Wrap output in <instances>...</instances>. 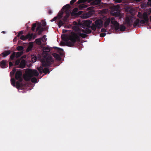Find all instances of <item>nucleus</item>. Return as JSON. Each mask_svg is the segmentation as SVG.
<instances>
[{
	"label": "nucleus",
	"instance_id": "4",
	"mask_svg": "<svg viewBox=\"0 0 151 151\" xmlns=\"http://www.w3.org/2000/svg\"><path fill=\"white\" fill-rule=\"evenodd\" d=\"M76 36V34L73 32H71V35L69 37V40L70 41H67L65 42H60L61 45L63 46L66 45L70 47L74 46L76 40L75 38Z\"/></svg>",
	"mask_w": 151,
	"mask_h": 151
},
{
	"label": "nucleus",
	"instance_id": "24",
	"mask_svg": "<svg viewBox=\"0 0 151 151\" xmlns=\"http://www.w3.org/2000/svg\"><path fill=\"white\" fill-rule=\"evenodd\" d=\"M19 81H17L16 83V88L17 89L19 88H21L22 87V84L20 83Z\"/></svg>",
	"mask_w": 151,
	"mask_h": 151
},
{
	"label": "nucleus",
	"instance_id": "41",
	"mask_svg": "<svg viewBox=\"0 0 151 151\" xmlns=\"http://www.w3.org/2000/svg\"><path fill=\"white\" fill-rule=\"evenodd\" d=\"M101 32H107L106 29L104 28H102L101 30Z\"/></svg>",
	"mask_w": 151,
	"mask_h": 151
},
{
	"label": "nucleus",
	"instance_id": "53",
	"mask_svg": "<svg viewBox=\"0 0 151 151\" xmlns=\"http://www.w3.org/2000/svg\"><path fill=\"white\" fill-rule=\"evenodd\" d=\"M36 24H35V23L33 24L32 26V27H34L35 28L36 27Z\"/></svg>",
	"mask_w": 151,
	"mask_h": 151
},
{
	"label": "nucleus",
	"instance_id": "33",
	"mask_svg": "<svg viewBox=\"0 0 151 151\" xmlns=\"http://www.w3.org/2000/svg\"><path fill=\"white\" fill-rule=\"evenodd\" d=\"M100 0H95L93 2V4L94 5H97L99 4L100 3Z\"/></svg>",
	"mask_w": 151,
	"mask_h": 151
},
{
	"label": "nucleus",
	"instance_id": "8",
	"mask_svg": "<svg viewBox=\"0 0 151 151\" xmlns=\"http://www.w3.org/2000/svg\"><path fill=\"white\" fill-rule=\"evenodd\" d=\"M119 6L118 5L114 6L111 11V13L112 15L118 16L120 15V11L119 10Z\"/></svg>",
	"mask_w": 151,
	"mask_h": 151
},
{
	"label": "nucleus",
	"instance_id": "31",
	"mask_svg": "<svg viewBox=\"0 0 151 151\" xmlns=\"http://www.w3.org/2000/svg\"><path fill=\"white\" fill-rule=\"evenodd\" d=\"M22 54V52H18L16 54V57L17 58H18L20 57Z\"/></svg>",
	"mask_w": 151,
	"mask_h": 151
},
{
	"label": "nucleus",
	"instance_id": "30",
	"mask_svg": "<svg viewBox=\"0 0 151 151\" xmlns=\"http://www.w3.org/2000/svg\"><path fill=\"white\" fill-rule=\"evenodd\" d=\"M61 37L62 40L64 41H66L67 39V36L65 35H61Z\"/></svg>",
	"mask_w": 151,
	"mask_h": 151
},
{
	"label": "nucleus",
	"instance_id": "17",
	"mask_svg": "<svg viewBox=\"0 0 151 151\" xmlns=\"http://www.w3.org/2000/svg\"><path fill=\"white\" fill-rule=\"evenodd\" d=\"M26 65V61L24 60H22L20 62L19 68H24Z\"/></svg>",
	"mask_w": 151,
	"mask_h": 151
},
{
	"label": "nucleus",
	"instance_id": "15",
	"mask_svg": "<svg viewBox=\"0 0 151 151\" xmlns=\"http://www.w3.org/2000/svg\"><path fill=\"white\" fill-rule=\"evenodd\" d=\"M138 16L139 18H143V19H147V14L145 13L142 15L141 13L139 12L138 15Z\"/></svg>",
	"mask_w": 151,
	"mask_h": 151
},
{
	"label": "nucleus",
	"instance_id": "44",
	"mask_svg": "<svg viewBox=\"0 0 151 151\" xmlns=\"http://www.w3.org/2000/svg\"><path fill=\"white\" fill-rule=\"evenodd\" d=\"M76 0H72L70 2V4H73L74 2H75Z\"/></svg>",
	"mask_w": 151,
	"mask_h": 151
},
{
	"label": "nucleus",
	"instance_id": "10",
	"mask_svg": "<svg viewBox=\"0 0 151 151\" xmlns=\"http://www.w3.org/2000/svg\"><path fill=\"white\" fill-rule=\"evenodd\" d=\"M73 32L76 34V36L75 38L76 41H76L80 42V37H81L82 38H84L86 37L87 36V35L86 34L83 33H80V32H78V33H75L74 32Z\"/></svg>",
	"mask_w": 151,
	"mask_h": 151
},
{
	"label": "nucleus",
	"instance_id": "26",
	"mask_svg": "<svg viewBox=\"0 0 151 151\" xmlns=\"http://www.w3.org/2000/svg\"><path fill=\"white\" fill-rule=\"evenodd\" d=\"M11 84L14 87L15 86V81L14 78H11Z\"/></svg>",
	"mask_w": 151,
	"mask_h": 151
},
{
	"label": "nucleus",
	"instance_id": "48",
	"mask_svg": "<svg viewBox=\"0 0 151 151\" xmlns=\"http://www.w3.org/2000/svg\"><path fill=\"white\" fill-rule=\"evenodd\" d=\"M82 11H80L79 12H77L78 13V16L81 14L82 13Z\"/></svg>",
	"mask_w": 151,
	"mask_h": 151
},
{
	"label": "nucleus",
	"instance_id": "23",
	"mask_svg": "<svg viewBox=\"0 0 151 151\" xmlns=\"http://www.w3.org/2000/svg\"><path fill=\"white\" fill-rule=\"evenodd\" d=\"M33 36V35L32 33L28 34L26 36L27 39H29V41H30L31 40Z\"/></svg>",
	"mask_w": 151,
	"mask_h": 151
},
{
	"label": "nucleus",
	"instance_id": "38",
	"mask_svg": "<svg viewBox=\"0 0 151 151\" xmlns=\"http://www.w3.org/2000/svg\"><path fill=\"white\" fill-rule=\"evenodd\" d=\"M23 33V31H20L18 33L17 35V37H19L21 35H22Z\"/></svg>",
	"mask_w": 151,
	"mask_h": 151
},
{
	"label": "nucleus",
	"instance_id": "45",
	"mask_svg": "<svg viewBox=\"0 0 151 151\" xmlns=\"http://www.w3.org/2000/svg\"><path fill=\"white\" fill-rule=\"evenodd\" d=\"M122 2V0H115V2L117 3H120Z\"/></svg>",
	"mask_w": 151,
	"mask_h": 151
},
{
	"label": "nucleus",
	"instance_id": "22",
	"mask_svg": "<svg viewBox=\"0 0 151 151\" xmlns=\"http://www.w3.org/2000/svg\"><path fill=\"white\" fill-rule=\"evenodd\" d=\"M52 55L55 57L56 59L58 60H60V58L59 55L56 53H53L52 54Z\"/></svg>",
	"mask_w": 151,
	"mask_h": 151
},
{
	"label": "nucleus",
	"instance_id": "50",
	"mask_svg": "<svg viewBox=\"0 0 151 151\" xmlns=\"http://www.w3.org/2000/svg\"><path fill=\"white\" fill-rule=\"evenodd\" d=\"M151 1V0H149L148 2V5L151 6V4H150V1Z\"/></svg>",
	"mask_w": 151,
	"mask_h": 151
},
{
	"label": "nucleus",
	"instance_id": "19",
	"mask_svg": "<svg viewBox=\"0 0 151 151\" xmlns=\"http://www.w3.org/2000/svg\"><path fill=\"white\" fill-rule=\"evenodd\" d=\"M72 29L73 30L76 32H81V29L79 27V26H72Z\"/></svg>",
	"mask_w": 151,
	"mask_h": 151
},
{
	"label": "nucleus",
	"instance_id": "47",
	"mask_svg": "<svg viewBox=\"0 0 151 151\" xmlns=\"http://www.w3.org/2000/svg\"><path fill=\"white\" fill-rule=\"evenodd\" d=\"M46 25V23L45 22H44L42 23V26L43 27H45Z\"/></svg>",
	"mask_w": 151,
	"mask_h": 151
},
{
	"label": "nucleus",
	"instance_id": "3",
	"mask_svg": "<svg viewBox=\"0 0 151 151\" xmlns=\"http://www.w3.org/2000/svg\"><path fill=\"white\" fill-rule=\"evenodd\" d=\"M54 60L53 59L51 56H48L45 59H43L41 61L42 63V66H40L39 67L37 68V70L39 71L40 74L42 73V70L43 67H46L52 64L53 63Z\"/></svg>",
	"mask_w": 151,
	"mask_h": 151
},
{
	"label": "nucleus",
	"instance_id": "39",
	"mask_svg": "<svg viewBox=\"0 0 151 151\" xmlns=\"http://www.w3.org/2000/svg\"><path fill=\"white\" fill-rule=\"evenodd\" d=\"M87 7V6L86 5H79V8H80V9H81L82 8H86Z\"/></svg>",
	"mask_w": 151,
	"mask_h": 151
},
{
	"label": "nucleus",
	"instance_id": "32",
	"mask_svg": "<svg viewBox=\"0 0 151 151\" xmlns=\"http://www.w3.org/2000/svg\"><path fill=\"white\" fill-rule=\"evenodd\" d=\"M20 62V60L19 59H18L17 60L15 63L14 66H17L18 65H19Z\"/></svg>",
	"mask_w": 151,
	"mask_h": 151
},
{
	"label": "nucleus",
	"instance_id": "13",
	"mask_svg": "<svg viewBox=\"0 0 151 151\" xmlns=\"http://www.w3.org/2000/svg\"><path fill=\"white\" fill-rule=\"evenodd\" d=\"M11 52L10 50L5 51L0 55V56L3 57H5L9 55Z\"/></svg>",
	"mask_w": 151,
	"mask_h": 151
},
{
	"label": "nucleus",
	"instance_id": "52",
	"mask_svg": "<svg viewBox=\"0 0 151 151\" xmlns=\"http://www.w3.org/2000/svg\"><path fill=\"white\" fill-rule=\"evenodd\" d=\"M81 31L82 32H83V33H86V29L85 30H84V29H82L81 30Z\"/></svg>",
	"mask_w": 151,
	"mask_h": 151
},
{
	"label": "nucleus",
	"instance_id": "16",
	"mask_svg": "<svg viewBox=\"0 0 151 151\" xmlns=\"http://www.w3.org/2000/svg\"><path fill=\"white\" fill-rule=\"evenodd\" d=\"M33 44L32 42H29L28 47L26 50V52H28L29 51L32 50L33 47Z\"/></svg>",
	"mask_w": 151,
	"mask_h": 151
},
{
	"label": "nucleus",
	"instance_id": "36",
	"mask_svg": "<svg viewBox=\"0 0 151 151\" xmlns=\"http://www.w3.org/2000/svg\"><path fill=\"white\" fill-rule=\"evenodd\" d=\"M46 36L45 35H44L42 38L40 39L43 42H44L46 41V40H47V39H46Z\"/></svg>",
	"mask_w": 151,
	"mask_h": 151
},
{
	"label": "nucleus",
	"instance_id": "34",
	"mask_svg": "<svg viewBox=\"0 0 151 151\" xmlns=\"http://www.w3.org/2000/svg\"><path fill=\"white\" fill-rule=\"evenodd\" d=\"M23 49V47L22 46H19L17 47V49L18 51H22Z\"/></svg>",
	"mask_w": 151,
	"mask_h": 151
},
{
	"label": "nucleus",
	"instance_id": "49",
	"mask_svg": "<svg viewBox=\"0 0 151 151\" xmlns=\"http://www.w3.org/2000/svg\"><path fill=\"white\" fill-rule=\"evenodd\" d=\"M31 29L32 31H34L35 30V27H32Z\"/></svg>",
	"mask_w": 151,
	"mask_h": 151
},
{
	"label": "nucleus",
	"instance_id": "35",
	"mask_svg": "<svg viewBox=\"0 0 151 151\" xmlns=\"http://www.w3.org/2000/svg\"><path fill=\"white\" fill-rule=\"evenodd\" d=\"M86 34H89L91 32V29H89L88 28H86Z\"/></svg>",
	"mask_w": 151,
	"mask_h": 151
},
{
	"label": "nucleus",
	"instance_id": "27",
	"mask_svg": "<svg viewBox=\"0 0 151 151\" xmlns=\"http://www.w3.org/2000/svg\"><path fill=\"white\" fill-rule=\"evenodd\" d=\"M41 41V40L40 38L37 39L35 40V41L36 43L40 45H41L42 42Z\"/></svg>",
	"mask_w": 151,
	"mask_h": 151
},
{
	"label": "nucleus",
	"instance_id": "5",
	"mask_svg": "<svg viewBox=\"0 0 151 151\" xmlns=\"http://www.w3.org/2000/svg\"><path fill=\"white\" fill-rule=\"evenodd\" d=\"M15 73V78L16 80H18L19 82H22L23 79L22 77V73L21 70H19L16 71L15 68H14L12 71L10 72V76L12 77Z\"/></svg>",
	"mask_w": 151,
	"mask_h": 151
},
{
	"label": "nucleus",
	"instance_id": "29",
	"mask_svg": "<svg viewBox=\"0 0 151 151\" xmlns=\"http://www.w3.org/2000/svg\"><path fill=\"white\" fill-rule=\"evenodd\" d=\"M16 56V52H14L12 54L10 57V59L11 60H13L15 56Z\"/></svg>",
	"mask_w": 151,
	"mask_h": 151
},
{
	"label": "nucleus",
	"instance_id": "14",
	"mask_svg": "<svg viewBox=\"0 0 151 151\" xmlns=\"http://www.w3.org/2000/svg\"><path fill=\"white\" fill-rule=\"evenodd\" d=\"M70 7H69L68 8V10H66V9H65V11L66 12L65 13V16L64 18L65 19H66L69 18V16L70 15Z\"/></svg>",
	"mask_w": 151,
	"mask_h": 151
},
{
	"label": "nucleus",
	"instance_id": "58",
	"mask_svg": "<svg viewBox=\"0 0 151 151\" xmlns=\"http://www.w3.org/2000/svg\"><path fill=\"white\" fill-rule=\"evenodd\" d=\"M111 27H112L113 26L112 25H111Z\"/></svg>",
	"mask_w": 151,
	"mask_h": 151
},
{
	"label": "nucleus",
	"instance_id": "55",
	"mask_svg": "<svg viewBox=\"0 0 151 151\" xmlns=\"http://www.w3.org/2000/svg\"><path fill=\"white\" fill-rule=\"evenodd\" d=\"M88 15V14H87L85 15V17H86V18H88L89 17V16H88L87 15Z\"/></svg>",
	"mask_w": 151,
	"mask_h": 151
},
{
	"label": "nucleus",
	"instance_id": "11",
	"mask_svg": "<svg viewBox=\"0 0 151 151\" xmlns=\"http://www.w3.org/2000/svg\"><path fill=\"white\" fill-rule=\"evenodd\" d=\"M43 51L44 53L45 54L44 58V59H45L48 57V52H49L50 51V48L48 47H44L43 48Z\"/></svg>",
	"mask_w": 151,
	"mask_h": 151
},
{
	"label": "nucleus",
	"instance_id": "28",
	"mask_svg": "<svg viewBox=\"0 0 151 151\" xmlns=\"http://www.w3.org/2000/svg\"><path fill=\"white\" fill-rule=\"evenodd\" d=\"M47 29V27H45L44 28H42L38 32V34L39 35H40L43 31L44 30H46Z\"/></svg>",
	"mask_w": 151,
	"mask_h": 151
},
{
	"label": "nucleus",
	"instance_id": "21",
	"mask_svg": "<svg viewBox=\"0 0 151 151\" xmlns=\"http://www.w3.org/2000/svg\"><path fill=\"white\" fill-rule=\"evenodd\" d=\"M126 28H127L126 26L123 24L120 25H119V29L121 31H125Z\"/></svg>",
	"mask_w": 151,
	"mask_h": 151
},
{
	"label": "nucleus",
	"instance_id": "56",
	"mask_svg": "<svg viewBox=\"0 0 151 151\" xmlns=\"http://www.w3.org/2000/svg\"><path fill=\"white\" fill-rule=\"evenodd\" d=\"M39 29V27H37V28H36V30L37 31Z\"/></svg>",
	"mask_w": 151,
	"mask_h": 151
},
{
	"label": "nucleus",
	"instance_id": "51",
	"mask_svg": "<svg viewBox=\"0 0 151 151\" xmlns=\"http://www.w3.org/2000/svg\"><path fill=\"white\" fill-rule=\"evenodd\" d=\"M48 12L49 14H50L52 13V11L51 10L49 9L48 11Z\"/></svg>",
	"mask_w": 151,
	"mask_h": 151
},
{
	"label": "nucleus",
	"instance_id": "7",
	"mask_svg": "<svg viewBox=\"0 0 151 151\" xmlns=\"http://www.w3.org/2000/svg\"><path fill=\"white\" fill-rule=\"evenodd\" d=\"M104 24V27L106 28L109 25L111 22L114 26L115 29L116 30H118L119 29V24L118 22L114 20L115 19H106Z\"/></svg>",
	"mask_w": 151,
	"mask_h": 151
},
{
	"label": "nucleus",
	"instance_id": "20",
	"mask_svg": "<svg viewBox=\"0 0 151 151\" xmlns=\"http://www.w3.org/2000/svg\"><path fill=\"white\" fill-rule=\"evenodd\" d=\"M84 21H82L81 22V20H79L78 22V23L76 21H74L73 22V24L74 26L77 25L79 26V25H81V26L83 28H85L86 27H84L82 25V22Z\"/></svg>",
	"mask_w": 151,
	"mask_h": 151
},
{
	"label": "nucleus",
	"instance_id": "40",
	"mask_svg": "<svg viewBox=\"0 0 151 151\" xmlns=\"http://www.w3.org/2000/svg\"><path fill=\"white\" fill-rule=\"evenodd\" d=\"M106 34L105 33H101L100 34V36L101 37H103L105 36Z\"/></svg>",
	"mask_w": 151,
	"mask_h": 151
},
{
	"label": "nucleus",
	"instance_id": "37",
	"mask_svg": "<svg viewBox=\"0 0 151 151\" xmlns=\"http://www.w3.org/2000/svg\"><path fill=\"white\" fill-rule=\"evenodd\" d=\"M20 38V39L23 40H27L26 36H25L24 35H22Z\"/></svg>",
	"mask_w": 151,
	"mask_h": 151
},
{
	"label": "nucleus",
	"instance_id": "46",
	"mask_svg": "<svg viewBox=\"0 0 151 151\" xmlns=\"http://www.w3.org/2000/svg\"><path fill=\"white\" fill-rule=\"evenodd\" d=\"M17 37H17V36L15 37L13 41H17Z\"/></svg>",
	"mask_w": 151,
	"mask_h": 151
},
{
	"label": "nucleus",
	"instance_id": "25",
	"mask_svg": "<svg viewBox=\"0 0 151 151\" xmlns=\"http://www.w3.org/2000/svg\"><path fill=\"white\" fill-rule=\"evenodd\" d=\"M50 71L48 68H45L43 69L42 70V73H43L45 74H46L47 73H49Z\"/></svg>",
	"mask_w": 151,
	"mask_h": 151
},
{
	"label": "nucleus",
	"instance_id": "54",
	"mask_svg": "<svg viewBox=\"0 0 151 151\" xmlns=\"http://www.w3.org/2000/svg\"><path fill=\"white\" fill-rule=\"evenodd\" d=\"M59 50L61 51V52H63V49H61V48H59Z\"/></svg>",
	"mask_w": 151,
	"mask_h": 151
},
{
	"label": "nucleus",
	"instance_id": "57",
	"mask_svg": "<svg viewBox=\"0 0 151 151\" xmlns=\"http://www.w3.org/2000/svg\"><path fill=\"white\" fill-rule=\"evenodd\" d=\"M1 32L3 33H5V31H3V32Z\"/></svg>",
	"mask_w": 151,
	"mask_h": 151
},
{
	"label": "nucleus",
	"instance_id": "12",
	"mask_svg": "<svg viewBox=\"0 0 151 151\" xmlns=\"http://www.w3.org/2000/svg\"><path fill=\"white\" fill-rule=\"evenodd\" d=\"M8 61L5 60L1 61L0 62V66L3 68H6L8 67Z\"/></svg>",
	"mask_w": 151,
	"mask_h": 151
},
{
	"label": "nucleus",
	"instance_id": "1",
	"mask_svg": "<svg viewBox=\"0 0 151 151\" xmlns=\"http://www.w3.org/2000/svg\"><path fill=\"white\" fill-rule=\"evenodd\" d=\"M102 19H96L95 23H92L91 26L90 24L92 23V21L85 20L82 22V24L83 26L87 27L89 28H91L92 30L95 31L96 29H99L101 28L103 26V22Z\"/></svg>",
	"mask_w": 151,
	"mask_h": 151
},
{
	"label": "nucleus",
	"instance_id": "9",
	"mask_svg": "<svg viewBox=\"0 0 151 151\" xmlns=\"http://www.w3.org/2000/svg\"><path fill=\"white\" fill-rule=\"evenodd\" d=\"M69 7V5H66L65 6L63 7L60 11L58 13L57 16L54 17V19H59L62 18L63 14V12L65 11V9H66V10H68Z\"/></svg>",
	"mask_w": 151,
	"mask_h": 151
},
{
	"label": "nucleus",
	"instance_id": "43",
	"mask_svg": "<svg viewBox=\"0 0 151 151\" xmlns=\"http://www.w3.org/2000/svg\"><path fill=\"white\" fill-rule=\"evenodd\" d=\"M37 58L36 57H35V58H32V61L33 62H34L36 61Z\"/></svg>",
	"mask_w": 151,
	"mask_h": 151
},
{
	"label": "nucleus",
	"instance_id": "18",
	"mask_svg": "<svg viewBox=\"0 0 151 151\" xmlns=\"http://www.w3.org/2000/svg\"><path fill=\"white\" fill-rule=\"evenodd\" d=\"M78 9L77 8L74 9L71 13V16H78Z\"/></svg>",
	"mask_w": 151,
	"mask_h": 151
},
{
	"label": "nucleus",
	"instance_id": "2",
	"mask_svg": "<svg viewBox=\"0 0 151 151\" xmlns=\"http://www.w3.org/2000/svg\"><path fill=\"white\" fill-rule=\"evenodd\" d=\"M39 75V73L36 70L29 69L26 74L24 76V80L26 81L30 80L32 83H37V80L35 77L32 78L33 76H38Z\"/></svg>",
	"mask_w": 151,
	"mask_h": 151
},
{
	"label": "nucleus",
	"instance_id": "42",
	"mask_svg": "<svg viewBox=\"0 0 151 151\" xmlns=\"http://www.w3.org/2000/svg\"><path fill=\"white\" fill-rule=\"evenodd\" d=\"M13 66V63L11 62H10L9 63V68H10L12 66Z\"/></svg>",
	"mask_w": 151,
	"mask_h": 151
},
{
	"label": "nucleus",
	"instance_id": "6",
	"mask_svg": "<svg viewBox=\"0 0 151 151\" xmlns=\"http://www.w3.org/2000/svg\"><path fill=\"white\" fill-rule=\"evenodd\" d=\"M69 19H51V22L55 21L56 23L58 24V27L60 28L62 26L65 27L69 28L71 26L69 25L68 22Z\"/></svg>",
	"mask_w": 151,
	"mask_h": 151
}]
</instances>
